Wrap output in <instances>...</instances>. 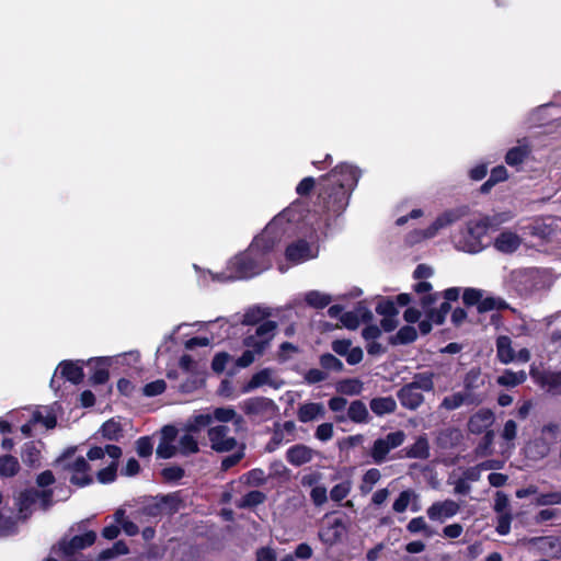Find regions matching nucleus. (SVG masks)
I'll use <instances>...</instances> for the list:
<instances>
[{
    "mask_svg": "<svg viewBox=\"0 0 561 561\" xmlns=\"http://www.w3.org/2000/svg\"><path fill=\"white\" fill-rule=\"evenodd\" d=\"M359 172L353 165L342 163L335 167L325 178L329 183L321 193L328 195L324 201V207L334 214H340L345 209L348 203L350 191H352L358 181ZM327 197H323L325 199Z\"/></svg>",
    "mask_w": 561,
    "mask_h": 561,
    "instance_id": "obj_1",
    "label": "nucleus"
},
{
    "mask_svg": "<svg viewBox=\"0 0 561 561\" xmlns=\"http://www.w3.org/2000/svg\"><path fill=\"white\" fill-rule=\"evenodd\" d=\"M453 242L457 250L470 254L481 252L490 243L485 226L478 217L467 221L453 237Z\"/></svg>",
    "mask_w": 561,
    "mask_h": 561,
    "instance_id": "obj_2",
    "label": "nucleus"
},
{
    "mask_svg": "<svg viewBox=\"0 0 561 561\" xmlns=\"http://www.w3.org/2000/svg\"><path fill=\"white\" fill-rule=\"evenodd\" d=\"M88 460L83 456H76V448L71 447L57 458L56 465L67 472L68 479L73 485L83 488L93 482Z\"/></svg>",
    "mask_w": 561,
    "mask_h": 561,
    "instance_id": "obj_3",
    "label": "nucleus"
},
{
    "mask_svg": "<svg viewBox=\"0 0 561 561\" xmlns=\"http://www.w3.org/2000/svg\"><path fill=\"white\" fill-rule=\"evenodd\" d=\"M198 275L201 286H208L211 282H232L243 279L245 277V252L240 251L232 256L226 265V270L221 273H213L209 270H203L198 265H193Z\"/></svg>",
    "mask_w": 561,
    "mask_h": 561,
    "instance_id": "obj_4",
    "label": "nucleus"
},
{
    "mask_svg": "<svg viewBox=\"0 0 561 561\" xmlns=\"http://www.w3.org/2000/svg\"><path fill=\"white\" fill-rule=\"evenodd\" d=\"M277 329L276 321H264L253 328V331L248 328V366L262 357L271 347Z\"/></svg>",
    "mask_w": 561,
    "mask_h": 561,
    "instance_id": "obj_5",
    "label": "nucleus"
},
{
    "mask_svg": "<svg viewBox=\"0 0 561 561\" xmlns=\"http://www.w3.org/2000/svg\"><path fill=\"white\" fill-rule=\"evenodd\" d=\"M274 244L275 240L272 237V225H270L259 237L254 238L251 245L248 248V256L257 255V264L255 266H253L248 259V277L257 275L270 266V261L265 257V254L274 248Z\"/></svg>",
    "mask_w": 561,
    "mask_h": 561,
    "instance_id": "obj_6",
    "label": "nucleus"
},
{
    "mask_svg": "<svg viewBox=\"0 0 561 561\" xmlns=\"http://www.w3.org/2000/svg\"><path fill=\"white\" fill-rule=\"evenodd\" d=\"M105 455H107L112 461L96 473V479L102 484H107L115 481L117 476L118 459L122 456V448L117 445L107 444L104 447H92L87 453V458L91 461L103 459Z\"/></svg>",
    "mask_w": 561,
    "mask_h": 561,
    "instance_id": "obj_7",
    "label": "nucleus"
},
{
    "mask_svg": "<svg viewBox=\"0 0 561 561\" xmlns=\"http://www.w3.org/2000/svg\"><path fill=\"white\" fill-rule=\"evenodd\" d=\"M560 427L557 424L545 425L539 435L527 443L525 455L530 460H541L547 457L556 445Z\"/></svg>",
    "mask_w": 561,
    "mask_h": 561,
    "instance_id": "obj_8",
    "label": "nucleus"
},
{
    "mask_svg": "<svg viewBox=\"0 0 561 561\" xmlns=\"http://www.w3.org/2000/svg\"><path fill=\"white\" fill-rule=\"evenodd\" d=\"M407 439V434L402 430L390 432L387 435L377 438L370 448L369 455L376 465H381L390 459L391 450L402 446Z\"/></svg>",
    "mask_w": 561,
    "mask_h": 561,
    "instance_id": "obj_9",
    "label": "nucleus"
},
{
    "mask_svg": "<svg viewBox=\"0 0 561 561\" xmlns=\"http://www.w3.org/2000/svg\"><path fill=\"white\" fill-rule=\"evenodd\" d=\"M496 358L503 365H508L514 362L528 363L531 358L528 348L523 347L517 353L513 347V341L507 335H499L495 341Z\"/></svg>",
    "mask_w": 561,
    "mask_h": 561,
    "instance_id": "obj_10",
    "label": "nucleus"
},
{
    "mask_svg": "<svg viewBox=\"0 0 561 561\" xmlns=\"http://www.w3.org/2000/svg\"><path fill=\"white\" fill-rule=\"evenodd\" d=\"M50 490L38 491L36 489H28L22 492L19 496V510L21 514L26 516V512L33 506L38 505L39 508L46 511L51 505Z\"/></svg>",
    "mask_w": 561,
    "mask_h": 561,
    "instance_id": "obj_11",
    "label": "nucleus"
},
{
    "mask_svg": "<svg viewBox=\"0 0 561 561\" xmlns=\"http://www.w3.org/2000/svg\"><path fill=\"white\" fill-rule=\"evenodd\" d=\"M176 497L172 494L154 497L141 507V514L149 517H159L163 513H173L178 510Z\"/></svg>",
    "mask_w": 561,
    "mask_h": 561,
    "instance_id": "obj_12",
    "label": "nucleus"
},
{
    "mask_svg": "<svg viewBox=\"0 0 561 561\" xmlns=\"http://www.w3.org/2000/svg\"><path fill=\"white\" fill-rule=\"evenodd\" d=\"M463 216V213L461 210H447L439 215L431 226H428L426 229L417 231V238L416 240L421 239H430L435 237L439 230L453 225L454 222L458 221Z\"/></svg>",
    "mask_w": 561,
    "mask_h": 561,
    "instance_id": "obj_13",
    "label": "nucleus"
},
{
    "mask_svg": "<svg viewBox=\"0 0 561 561\" xmlns=\"http://www.w3.org/2000/svg\"><path fill=\"white\" fill-rule=\"evenodd\" d=\"M228 433L229 427L224 424L209 427L208 438L214 450L224 453L234 448L237 442L233 437L229 436Z\"/></svg>",
    "mask_w": 561,
    "mask_h": 561,
    "instance_id": "obj_14",
    "label": "nucleus"
},
{
    "mask_svg": "<svg viewBox=\"0 0 561 561\" xmlns=\"http://www.w3.org/2000/svg\"><path fill=\"white\" fill-rule=\"evenodd\" d=\"M484 401V398H477L474 396H470L465 393L462 390L455 391L443 398L440 401L438 409L443 411H455L463 405H473L478 407Z\"/></svg>",
    "mask_w": 561,
    "mask_h": 561,
    "instance_id": "obj_15",
    "label": "nucleus"
},
{
    "mask_svg": "<svg viewBox=\"0 0 561 561\" xmlns=\"http://www.w3.org/2000/svg\"><path fill=\"white\" fill-rule=\"evenodd\" d=\"M460 511L459 504L454 500H445L434 502L427 507L426 514L431 520L444 522L445 519L451 518Z\"/></svg>",
    "mask_w": 561,
    "mask_h": 561,
    "instance_id": "obj_16",
    "label": "nucleus"
},
{
    "mask_svg": "<svg viewBox=\"0 0 561 561\" xmlns=\"http://www.w3.org/2000/svg\"><path fill=\"white\" fill-rule=\"evenodd\" d=\"M494 421V413L490 409L482 408L469 417L467 427L471 434L479 435L491 431Z\"/></svg>",
    "mask_w": 561,
    "mask_h": 561,
    "instance_id": "obj_17",
    "label": "nucleus"
},
{
    "mask_svg": "<svg viewBox=\"0 0 561 561\" xmlns=\"http://www.w3.org/2000/svg\"><path fill=\"white\" fill-rule=\"evenodd\" d=\"M345 531L346 526L344 522L341 518H334L319 530L318 537L323 543L334 546L341 541Z\"/></svg>",
    "mask_w": 561,
    "mask_h": 561,
    "instance_id": "obj_18",
    "label": "nucleus"
},
{
    "mask_svg": "<svg viewBox=\"0 0 561 561\" xmlns=\"http://www.w3.org/2000/svg\"><path fill=\"white\" fill-rule=\"evenodd\" d=\"M397 398L400 404L410 411L417 410L424 403L423 392L405 383L397 391Z\"/></svg>",
    "mask_w": 561,
    "mask_h": 561,
    "instance_id": "obj_19",
    "label": "nucleus"
},
{
    "mask_svg": "<svg viewBox=\"0 0 561 561\" xmlns=\"http://www.w3.org/2000/svg\"><path fill=\"white\" fill-rule=\"evenodd\" d=\"M96 534L92 530L77 535L68 541H61L59 548L65 556H72L78 550L85 549L95 542Z\"/></svg>",
    "mask_w": 561,
    "mask_h": 561,
    "instance_id": "obj_20",
    "label": "nucleus"
},
{
    "mask_svg": "<svg viewBox=\"0 0 561 561\" xmlns=\"http://www.w3.org/2000/svg\"><path fill=\"white\" fill-rule=\"evenodd\" d=\"M522 238L511 230L502 231L493 241V247L501 253L511 254L522 244Z\"/></svg>",
    "mask_w": 561,
    "mask_h": 561,
    "instance_id": "obj_21",
    "label": "nucleus"
},
{
    "mask_svg": "<svg viewBox=\"0 0 561 561\" xmlns=\"http://www.w3.org/2000/svg\"><path fill=\"white\" fill-rule=\"evenodd\" d=\"M335 420L337 422H345L346 420H350L354 423H368L370 421V416L366 404L360 400H355L348 405L346 415H336Z\"/></svg>",
    "mask_w": 561,
    "mask_h": 561,
    "instance_id": "obj_22",
    "label": "nucleus"
},
{
    "mask_svg": "<svg viewBox=\"0 0 561 561\" xmlns=\"http://www.w3.org/2000/svg\"><path fill=\"white\" fill-rule=\"evenodd\" d=\"M316 454L317 451L310 448L309 446L304 444H297L291 446L286 451V459L290 465L299 467L310 462L316 456Z\"/></svg>",
    "mask_w": 561,
    "mask_h": 561,
    "instance_id": "obj_23",
    "label": "nucleus"
},
{
    "mask_svg": "<svg viewBox=\"0 0 561 561\" xmlns=\"http://www.w3.org/2000/svg\"><path fill=\"white\" fill-rule=\"evenodd\" d=\"M404 457L410 459L425 460L431 456L430 442L425 434L419 435L415 442L405 447L403 450Z\"/></svg>",
    "mask_w": 561,
    "mask_h": 561,
    "instance_id": "obj_24",
    "label": "nucleus"
},
{
    "mask_svg": "<svg viewBox=\"0 0 561 561\" xmlns=\"http://www.w3.org/2000/svg\"><path fill=\"white\" fill-rule=\"evenodd\" d=\"M325 415L324 405L320 402H306L299 405L297 417L302 423L322 419Z\"/></svg>",
    "mask_w": 561,
    "mask_h": 561,
    "instance_id": "obj_25",
    "label": "nucleus"
},
{
    "mask_svg": "<svg viewBox=\"0 0 561 561\" xmlns=\"http://www.w3.org/2000/svg\"><path fill=\"white\" fill-rule=\"evenodd\" d=\"M280 382L275 378V370L272 368H264L252 376L248 381V390L259 388L262 386H271L275 389L279 388Z\"/></svg>",
    "mask_w": 561,
    "mask_h": 561,
    "instance_id": "obj_26",
    "label": "nucleus"
},
{
    "mask_svg": "<svg viewBox=\"0 0 561 561\" xmlns=\"http://www.w3.org/2000/svg\"><path fill=\"white\" fill-rule=\"evenodd\" d=\"M275 408L273 400L267 398H251L248 400V414L271 417L275 412Z\"/></svg>",
    "mask_w": 561,
    "mask_h": 561,
    "instance_id": "obj_27",
    "label": "nucleus"
},
{
    "mask_svg": "<svg viewBox=\"0 0 561 561\" xmlns=\"http://www.w3.org/2000/svg\"><path fill=\"white\" fill-rule=\"evenodd\" d=\"M483 383L480 369L472 368L465 375L462 391L477 398H484V396L479 392V389Z\"/></svg>",
    "mask_w": 561,
    "mask_h": 561,
    "instance_id": "obj_28",
    "label": "nucleus"
},
{
    "mask_svg": "<svg viewBox=\"0 0 561 561\" xmlns=\"http://www.w3.org/2000/svg\"><path fill=\"white\" fill-rule=\"evenodd\" d=\"M57 371L60 373L61 377L75 385L80 383L84 377L82 367L78 363L71 360L61 362L56 373Z\"/></svg>",
    "mask_w": 561,
    "mask_h": 561,
    "instance_id": "obj_29",
    "label": "nucleus"
},
{
    "mask_svg": "<svg viewBox=\"0 0 561 561\" xmlns=\"http://www.w3.org/2000/svg\"><path fill=\"white\" fill-rule=\"evenodd\" d=\"M286 256L294 263H300L313 257L309 243L304 240L290 244L286 250Z\"/></svg>",
    "mask_w": 561,
    "mask_h": 561,
    "instance_id": "obj_30",
    "label": "nucleus"
},
{
    "mask_svg": "<svg viewBox=\"0 0 561 561\" xmlns=\"http://www.w3.org/2000/svg\"><path fill=\"white\" fill-rule=\"evenodd\" d=\"M369 407L377 416H383L396 411L397 402L392 397H377L370 400Z\"/></svg>",
    "mask_w": 561,
    "mask_h": 561,
    "instance_id": "obj_31",
    "label": "nucleus"
},
{
    "mask_svg": "<svg viewBox=\"0 0 561 561\" xmlns=\"http://www.w3.org/2000/svg\"><path fill=\"white\" fill-rule=\"evenodd\" d=\"M514 215L512 211H502L493 215H481L478 218L485 226V231L497 230L500 226L511 221Z\"/></svg>",
    "mask_w": 561,
    "mask_h": 561,
    "instance_id": "obj_32",
    "label": "nucleus"
},
{
    "mask_svg": "<svg viewBox=\"0 0 561 561\" xmlns=\"http://www.w3.org/2000/svg\"><path fill=\"white\" fill-rule=\"evenodd\" d=\"M90 362H94V370L91 375V381L94 385H103L108 380L110 374L107 370V366L111 365V357H99L95 359H90Z\"/></svg>",
    "mask_w": 561,
    "mask_h": 561,
    "instance_id": "obj_33",
    "label": "nucleus"
},
{
    "mask_svg": "<svg viewBox=\"0 0 561 561\" xmlns=\"http://www.w3.org/2000/svg\"><path fill=\"white\" fill-rule=\"evenodd\" d=\"M32 422L42 424L47 430H51L57 424V417L48 407L37 408L32 414Z\"/></svg>",
    "mask_w": 561,
    "mask_h": 561,
    "instance_id": "obj_34",
    "label": "nucleus"
},
{
    "mask_svg": "<svg viewBox=\"0 0 561 561\" xmlns=\"http://www.w3.org/2000/svg\"><path fill=\"white\" fill-rule=\"evenodd\" d=\"M434 377L433 371L426 370L415 374L408 383L421 392H431L434 390Z\"/></svg>",
    "mask_w": 561,
    "mask_h": 561,
    "instance_id": "obj_35",
    "label": "nucleus"
},
{
    "mask_svg": "<svg viewBox=\"0 0 561 561\" xmlns=\"http://www.w3.org/2000/svg\"><path fill=\"white\" fill-rule=\"evenodd\" d=\"M526 379L527 374L525 370L513 371L511 369H505L503 374L496 378V382L502 387H516L525 382Z\"/></svg>",
    "mask_w": 561,
    "mask_h": 561,
    "instance_id": "obj_36",
    "label": "nucleus"
},
{
    "mask_svg": "<svg viewBox=\"0 0 561 561\" xmlns=\"http://www.w3.org/2000/svg\"><path fill=\"white\" fill-rule=\"evenodd\" d=\"M272 316V309L265 306L255 305L248 308V327L252 325L255 328L264 321H270L268 318Z\"/></svg>",
    "mask_w": 561,
    "mask_h": 561,
    "instance_id": "obj_37",
    "label": "nucleus"
},
{
    "mask_svg": "<svg viewBox=\"0 0 561 561\" xmlns=\"http://www.w3.org/2000/svg\"><path fill=\"white\" fill-rule=\"evenodd\" d=\"M381 479V472L377 468L368 469L362 477L360 484L358 486L360 494L366 495L370 493Z\"/></svg>",
    "mask_w": 561,
    "mask_h": 561,
    "instance_id": "obj_38",
    "label": "nucleus"
},
{
    "mask_svg": "<svg viewBox=\"0 0 561 561\" xmlns=\"http://www.w3.org/2000/svg\"><path fill=\"white\" fill-rule=\"evenodd\" d=\"M20 471V462L12 455L0 456V477L12 478Z\"/></svg>",
    "mask_w": 561,
    "mask_h": 561,
    "instance_id": "obj_39",
    "label": "nucleus"
},
{
    "mask_svg": "<svg viewBox=\"0 0 561 561\" xmlns=\"http://www.w3.org/2000/svg\"><path fill=\"white\" fill-rule=\"evenodd\" d=\"M557 221L556 218H547L542 220H537L533 225V234L541 237V238H548L550 237L556 228H557Z\"/></svg>",
    "mask_w": 561,
    "mask_h": 561,
    "instance_id": "obj_40",
    "label": "nucleus"
},
{
    "mask_svg": "<svg viewBox=\"0 0 561 561\" xmlns=\"http://www.w3.org/2000/svg\"><path fill=\"white\" fill-rule=\"evenodd\" d=\"M305 300L310 307L322 309L330 305L332 298L328 294L318 290H311L306 294Z\"/></svg>",
    "mask_w": 561,
    "mask_h": 561,
    "instance_id": "obj_41",
    "label": "nucleus"
},
{
    "mask_svg": "<svg viewBox=\"0 0 561 561\" xmlns=\"http://www.w3.org/2000/svg\"><path fill=\"white\" fill-rule=\"evenodd\" d=\"M416 499H417V494L413 490H411V489L404 490L394 500V502L392 504V510L396 513H403L407 511V508L409 507L411 502Z\"/></svg>",
    "mask_w": 561,
    "mask_h": 561,
    "instance_id": "obj_42",
    "label": "nucleus"
},
{
    "mask_svg": "<svg viewBox=\"0 0 561 561\" xmlns=\"http://www.w3.org/2000/svg\"><path fill=\"white\" fill-rule=\"evenodd\" d=\"M417 337V332L415 328L405 325L402 327L396 335L391 336L390 342L393 345L398 344H409Z\"/></svg>",
    "mask_w": 561,
    "mask_h": 561,
    "instance_id": "obj_43",
    "label": "nucleus"
},
{
    "mask_svg": "<svg viewBox=\"0 0 561 561\" xmlns=\"http://www.w3.org/2000/svg\"><path fill=\"white\" fill-rule=\"evenodd\" d=\"M353 483L350 479H346L337 484H335L330 491V499L333 502H341L346 499L352 491Z\"/></svg>",
    "mask_w": 561,
    "mask_h": 561,
    "instance_id": "obj_44",
    "label": "nucleus"
},
{
    "mask_svg": "<svg viewBox=\"0 0 561 561\" xmlns=\"http://www.w3.org/2000/svg\"><path fill=\"white\" fill-rule=\"evenodd\" d=\"M213 424V415L211 413H202L194 415L188 420L186 424V428L188 432H198L204 427L210 426Z\"/></svg>",
    "mask_w": 561,
    "mask_h": 561,
    "instance_id": "obj_45",
    "label": "nucleus"
},
{
    "mask_svg": "<svg viewBox=\"0 0 561 561\" xmlns=\"http://www.w3.org/2000/svg\"><path fill=\"white\" fill-rule=\"evenodd\" d=\"M508 305L505 300L499 297H483L480 305L478 306L479 312H486L491 310H503L507 309Z\"/></svg>",
    "mask_w": 561,
    "mask_h": 561,
    "instance_id": "obj_46",
    "label": "nucleus"
},
{
    "mask_svg": "<svg viewBox=\"0 0 561 561\" xmlns=\"http://www.w3.org/2000/svg\"><path fill=\"white\" fill-rule=\"evenodd\" d=\"M336 390L343 394L357 396L363 390V383L358 379H345L337 382Z\"/></svg>",
    "mask_w": 561,
    "mask_h": 561,
    "instance_id": "obj_47",
    "label": "nucleus"
},
{
    "mask_svg": "<svg viewBox=\"0 0 561 561\" xmlns=\"http://www.w3.org/2000/svg\"><path fill=\"white\" fill-rule=\"evenodd\" d=\"M359 317H362L364 320H369L371 319V313L369 311L360 313V310H357V312H345L341 316V322L347 329L354 330L359 324Z\"/></svg>",
    "mask_w": 561,
    "mask_h": 561,
    "instance_id": "obj_48",
    "label": "nucleus"
},
{
    "mask_svg": "<svg viewBox=\"0 0 561 561\" xmlns=\"http://www.w3.org/2000/svg\"><path fill=\"white\" fill-rule=\"evenodd\" d=\"M211 415L213 421H218L222 423L233 421L234 424L238 425L242 421L240 416L237 417L236 411L231 408H217L214 410Z\"/></svg>",
    "mask_w": 561,
    "mask_h": 561,
    "instance_id": "obj_49",
    "label": "nucleus"
},
{
    "mask_svg": "<svg viewBox=\"0 0 561 561\" xmlns=\"http://www.w3.org/2000/svg\"><path fill=\"white\" fill-rule=\"evenodd\" d=\"M320 365L324 371H342L344 369L343 363L330 353L322 354L319 358Z\"/></svg>",
    "mask_w": 561,
    "mask_h": 561,
    "instance_id": "obj_50",
    "label": "nucleus"
},
{
    "mask_svg": "<svg viewBox=\"0 0 561 561\" xmlns=\"http://www.w3.org/2000/svg\"><path fill=\"white\" fill-rule=\"evenodd\" d=\"M39 459V450L33 442L25 443L22 448V460L27 466H35Z\"/></svg>",
    "mask_w": 561,
    "mask_h": 561,
    "instance_id": "obj_51",
    "label": "nucleus"
},
{
    "mask_svg": "<svg viewBox=\"0 0 561 561\" xmlns=\"http://www.w3.org/2000/svg\"><path fill=\"white\" fill-rule=\"evenodd\" d=\"M407 529L411 534L424 533L426 537H432L434 535V531L428 527V525L426 524L425 519L422 516L412 518L408 523Z\"/></svg>",
    "mask_w": 561,
    "mask_h": 561,
    "instance_id": "obj_52",
    "label": "nucleus"
},
{
    "mask_svg": "<svg viewBox=\"0 0 561 561\" xmlns=\"http://www.w3.org/2000/svg\"><path fill=\"white\" fill-rule=\"evenodd\" d=\"M100 431L102 436L110 440H117L122 436V427L119 423L113 420L106 421Z\"/></svg>",
    "mask_w": 561,
    "mask_h": 561,
    "instance_id": "obj_53",
    "label": "nucleus"
},
{
    "mask_svg": "<svg viewBox=\"0 0 561 561\" xmlns=\"http://www.w3.org/2000/svg\"><path fill=\"white\" fill-rule=\"evenodd\" d=\"M494 440V432L493 431H486L484 433V436L482 437L481 442L476 448V453L478 456L486 457L492 455V445Z\"/></svg>",
    "mask_w": 561,
    "mask_h": 561,
    "instance_id": "obj_54",
    "label": "nucleus"
},
{
    "mask_svg": "<svg viewBox=\"0 0 561 561\" xmlns=\"http://www.w3.org/2000/svg\"><path fill=\"white\" fill-rule=\"evenodd\" d=\"M216 322L219 323L220 329H225L227 337H230L231 335H236L238 331L242 330V327L245 324V314L240 316L236 323H230L229 321L221 319H218Z\"/></svg>",
    "mask_w": 561,
    "mask_h": 561,
    "instance_id": "obj_55",
    "label": "nucleus"
},
{
    "mask_svg": "<svg viewBox=\"0 0 561 561\" xmlns=\"http://www.w3.org/2000/svg\"><path fill=\"white\" fill-rule=\"evenodd\" d=\"M460 437V433L456 428H445L440 431L436 437L437 444L442 447H447L448 445H453L454 440H458Z\"/></svg>",
    "mask_w": 561,
    "mask_h": 561,
    "instance_id": "obj_56",
    "label": "nucleus"
},
{
    "mask_svg": "<svg viewBox=\"0 0 561 561\" xmlns=\"http://www.w3.org/2000/svg\"><path fill=\"white\" fill-rule=\"evenodd\" d=\"M528 150L525 147H514L506 153L505 161L508 165H518L526 158Z\"/></svg>",
    "mask_w": 561,
    "mask_h": 561,
    "instance_id": "obj_57",
    "label": "nucleus"
},
{
    "mask_svg": "<svg viewBox=\"0 0 561 561\" xmlns=\"http://www.w3.org/2000/svg\"><path fill=\"white\" fill-rule=\"evenodd\" d=\"M179 447L183 455L194 454L198 450L197 442L191 434H185L180 437Z\"/></svg>",
    "mask_w": 561,
    "mask_h": 561,
    "instance_id": "obj_58",
    "label": "nucleus"
},
{
    "mask_svg": "<svg viewBox=\"0 0 561 561\" xmlns=\"http://www.w3.org/2000/svg\"><path fill=\"white\" fill-rule=\"evenodd\" d=\"M493 510L497 515L512 514L510 510V500L505 493L501 491L495 493Z\"/></svg>",
    "mask_w": 561,
    "mask_h": 561,
    "instance_id": "obj_59",
    "label": "nucleus"
},
{
    "mask_svg": "<svg viewBox=\"0 0 561 561\" xmlns=\"http://www.w3.org/2000/svg\"><path fill=\"white\" fill-rule=\"evenodd\" d=\"M153 450L152 439L149 436H142L136 440V451L139 457H150Z\"/></svg>",
    "mask_w": 561,
    "mask_h": 561,
    "instance_id": "obj_60",
    "label": "nucleus"
},
{
    "mask_svg": "<svg viewBox=\"0 0 561 561\" xmlns=\"http://www.w3.org/2000/svg\"><path fill=\"white\" fill-rule=\"evenodd\" d=\"M449 311H450V304L448 301H444L440 304L438 309L428 311V318L435 324H442L445 321V318Z\"/></svg>",
    "mask_w": 561,
    "mask_h": 561,
    "instance_id": "obj_61",
    "label": "nucleus"
},
{
    "mask_svg": "<svg viewBox=\"0 0 561 561\" xmlns=\"http://www.w3.org/2000/svg\"><path fill=\"white\" fill-rule=\"evenodd\" d=\"M167 383L162 379H158L145 385L142 393L146 397H156L164 392Z\"/></svg>",
    "mask_w": 561,
    "mask_h": 561,
    "instance_id": "obj_62",
    "label": "nucleus"
},
{
    "mask_svg": "<svg viewBox=\"0 0 561 561\" xmlns=\"http://www.w3.org/2000/svg\"><path fill=\"white\" fill-rule=\"evenodd\" d=\"M161 476L168 482H176L184 477V469L180 466H170L161 471Z\"/></svg>",
    "mask_w": 561,
    "mask_h": 561,
    "instance_id": "obj_63",
    "label": "nucleus"
},
{
    "mask_svg": "<svg viewBox=\"0 0 561 561\" xmlns=\"http://www.w3.org/2000/svg\"><path fill=\"white\" fill-rule=\"evenodd\" d=\"M310 499L316 506H322L328 502V491L323 485H316L310 492Z\"/></svg>",
    "mask_w": 561,
    "mask_h": 561,
    "instance_id": "obj_64",
    "label": "nucleus"
}]
</instances>
